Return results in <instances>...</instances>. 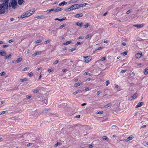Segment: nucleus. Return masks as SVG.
<instances>
[{
  "instance_id": "69168bd1",
  "label": "nucleus",
  "mask_w": 148,
  "mask_h": 148,
  "mask_svg": "<svg viewBox=\"0 0 148 148\" xmlns=\"http://www.w3.org/2000/svg\"><path fill=\"white\" fill-rule=\"evenodd\" d=\"M126 45V44L125 42H123L122 43V45L123 46H124Z\"/></svg>"
},
{
  "instance_id": "603ef678",
  "label": "nucleus",
  "mask_w": 148,
  "mask_h": 148,
  "mask_svg": "<svg viewBox=\"0 0 148 148\" xmlns=\"http://www.w3.org/2000/svg\"><path fill=\"white\" fill-rule=\"evenodd\" d=\"M7 111H2V114H4L7 113Z\"/></svg>"
},
{
  "instance_id": "f3484780",
  "label": "nucleus",
  "mask_w": 148,
  "mask_h": 148,
  "mask_svg": "<svg viewBox=\"0 0 148 148\" xmlns=\"http://www.w3.org/2000/svg\"><path fill=\"white\" fill-rule=\"evenodd\" d=\"M144 74L147 75L148 73V67L146 68L144 71Z\"/></svg>"
},
{
  "instance_id": "4d7b16f0",
  "label": "nucleus",
  "mask_w": 148,
  "mask_h": 148,
  "mask_svg": "<svg viewBox=\"0 0 148 148\" xmlns=\"http://www.w3.org/2000/svg\"><path fill=\"white\" fill-rule=\"evenodd\" d=\"M110 84L109 81L108 80H107L106 81V86H107L108 85Z\"/></svg>"
},
{
  "instance_id": "6ab92c4d",
  "label": "nucleus",
  "mask_w": 148,
  "mask_h": 148,
  "mask_svg": "<svg viewBox=\"0 0 148 148\" xmlns=\"http://www.w3.org/2000/svg\"><path fill=\"white\" fill-rule=\"evenodd\" d=\"M76 25L77 26H79V27H82V25H83V23H80L78 22H77L76 23Z\"/></svg>"
},
{
  "instance_id": "b1692460",
  "label": "nucleus",
  "mask_w": 148,
  "mask_h": 148,
  "mask_svg": "<svg viewBox=\"0 0 148 148\" xmlns=\"http://www.w3.org/2000/svg\"><path fill=\"white\" fill-rule=\"evenodd\" d=\"M89 75V76H91V75H92L90 73H88V72H85L84 73V75Z\"/></svg>"
},
{
  "instance_id": "393cba45",
  "label": "nucleus",
  "mask_w": 148,
  "mask_h": 148,
  "mask_svg": "<svg viewBox=\"0 0 148 148\" xmlns=\"http://www.w3.org/2000/svg\"><path fill=\"white\" fill-rule=\"evenodd\" d=\"M62 10V9L60 8H57L55 10V11L56 12H58V11H60Z\"/></svg>"
},
{
  "instance_id": "a878e982",
  "label": "nucleus",
  "mask_w": 148,
  "mask_h": 148,
  "mask_svg": "<svg viewBox=\"0 0 148 148\" xmlns=\"http://www.w3.org/2000/svg\"><path fill=\"white\" fill-rule=\"evenodd\" d=\"M102 139L103 140H108L109 139L106 136H104L102 137Z\"/></svg>"
},
{
  "instance_id": "c756f323",
  "label": "nucleus",
  "mask_w": 148,
  "mask_h": 148,
  "mask_svg": "<svg viewBox=\"0 0 148 148\" xmlns=\"http://www.w3.org/2000/svg\"><path fill=\"white\" fill-rule=\"evenodd\" d=\"M66 24H63L62 25H61L60 26V29H62L64 27L66 26Z\"/></svg>"
},
{
  "instance_id": "ddd939ff",
  "label": "nucleus",
  "mask_w": 148,
  "mask_h": 148,
  "mask_svg": "<svg viewBox=\"0 0 148 148\" xmlns=\"http://www.w3.org/2000/svg\"><path fill=\"white\" fill-rule=\"evenodd\" d=\"M143 102L138 103L136 106V107H140L143 105Z\"/></svg>"
},
{
  "instance_id": "9b49d317",
  "label": "nucleus",
  "mask_w": 148,
  "mask_h": 148,
  "mask_svg": "<svg viewBox=\"0 0 148 148\" xmlns=\"http://www.w3.org/2000/svg\"><path fill=\"white\" fill-rule=\"evenodd\" d=\"M88 4L87 3H82L80 4H78V6H79V8L80 7H81L83 6H84L86 5H87Z\"/></svg>"
},
{
  "instance_id": "412c9836",
  "label": "nucleus",
  "mask_w": 148,
  "mask_h": 148,
  "mask_svg": "<svg viewBox=\"0 0 148 148\" xmlns=\"http://www.w3.org/2000/svg\"><path fill=\"white\" fill-rule=\"evenodd\" d=\"M11 55L10 54H9V55L6 56L5 57V59H7L9 58H11Z\"/></svg>"
},
{
  "instance_id": "2eb2a0df",
  "label": "nucleus",
  "mask_w": 148,
  "mask_h": 148,
  "mask_svg": "<svg viewBox=\"0 0 148 148\" xmlns=\"http://www.w3.org/2000/svg\"><path fill=\"white\" fill-rule=\"evenodd\" d=\"M133 136H131L127 138L126 139V141H128L131 140H132L133 138Z\"/></svg>"
},
{
  "instance_id": "8fccbe9b",
  "label": "nucleus",
  "mask_w": 148,
  "mask_h": 148,
  "mask_svg": "<svg viewBox=\"0 0 148 148\" xmlns=\"http://www.w3.org/2000/svg\"><path fill=\"white\" fill-rule=\"evenodd\" d=\"M43 102L45 103V105H46L47 103V100H44Z\"/></svg>"
},
{
  "instance_id": "bf43d9fd",
  "label": "nucleus",
  "mask_w": 148,
  "mask_h": 148,
  "mask_svg": "<svg viewBox=\"0 0 148 148\" xmlns=\"http://www.w3.org/2000/svg\"><path fill=\"white\" fill-rule=\"evenodd\" d=\"M67 71V70L66 69H64L62 70V71L63 72H65L66 71Z\"/></svg>"
},
{
  "instance_id": "3c124183",
  "label": "nucleus",
  "mask_w": 148,
  "mask_h": 148,
  "mask_svg": "<svg viewBox=\"0 0 148 148\" xmlns=\"http://www.w3.org/2000/svg\"><path fill=\"white\" fill-rule=\"evenodd\" d=\"M37 53V55H40L41 54V51H37L36 52Z\"/></svg>"
},
{
  "instance_id": "aec40b11",
  "label": "nucleus",
  "mask_w": 148,
  "mask_h": 148,
  "mask_svg": "<svg viewBox=\"0 0 148 148\" xmlns=\"http://www.w3.org/2000/svg\"><path fill=\"white\" fill-rule=\"evenodd\" d=\"M82 92L80 90H77L73 93V94L74 95H75L78 93H79Z\"/></svg>"
},
{
  "instance_id": "338daca9",
  "label": "nucleus",
  "mask_w": 148,
  "mask_h": 148,
  "mask_svg": "<svg viewBox=\"0 0 148 148\" xmlns=\"http://www.w3.org/2000/svg\"><path fill=\"white\" fill-rule=\"evenodd\" d=\"M88 146L90 148H92V146L91 145H89Z\"/></svg>"
},
{
  "instance_id": "473e14b6",
  "label": "nucleus",
  "mask_w": 148,
  "mask_h": 148,
  "mask_svg": "<svg viewBox=\"0 0 148 148\" xmlns=\"http://www.w3.org/2000/svg\"><path fill=\"white\" fill-rule=\"evenodd\" d=\"M103 113V111H97L96 113L98 114H101Z\"/></svg>"
},
{
  "instance_id": "7c9ffc66",
  "label": "nucleus",
  "mask_w": 148,
  "mask_h": 148,
  "mask_svg": "<svg viewBox=\"0 0 148 148\" xmlns=\"http://www.w3.org/2000/svg\"><path fill=\"white\" fill-rule=\"evenodd\" d=\"M76 49L75 48H73L71 49H69V51L70 52H72L73 51H75Z\"/></svg>"
},
{
  "instance_id": "f8f14e48",
  "label": "nucleus",
  "mask_w": 148,
  "mask_h": 148,
  "mask_svg": "<svg viewBox=\"0 0 148 148\" xmlns=\"http://www.w3.org/2000/svg\"><path fill=\"white\" fill-rule=\"evenodd\" d=\"M65 19H66V17L63 18H61V19H59V18H56L55 19V20H58L59 21H62L64 20H65Z\"/></svg>"
},
{
  "instance_id": "de8ad7c7",
  "label": "nucleus",
  "mask_w": 148,
  "mask_h": 148,
  "mask_svg": "<svg viewBox=\"0 0 148 148\" xmlns=\"http://www.w3.org/2000/svg\"><path fill=\"white\" fill-rule=\"evenodd\" d=\"M32 144L31 143H29L27 144V147H29L30 146H31L32 145Z\"/></svg>"
},
{
  "instance_id": "a19ab883",
  "label": "nucleus",
  "mask_w": 148,
  "mask_h": 148,
  "mask_svg": "<svg viewBox=\"0 0 148 148\" xmlns=\"http://www.w3.org/2000/svg\"><path fill=\"white\" fill-rule=\"evenodd\" d=\"M122 54L123 56H125L127 55V53L126 52H123L122 53Z\"/></svg>"
},
{
  "instance_id": "39448f33",
  "label": "nucleus",
  "mask_w": 148,
  "mask_h": 148,
  "mask_svg": "<svg viewBox=\"0 0 148 148\" xmlns=\"http://www.w3.org/2000/svg\"><path fill=\"white\" fill-rule=\"evenodd\" d=\"M142 55V52L141 51H140L139 53L136 54L135 56V57L137 58H139Z\"/></svg>"
},
{
  "instance_id": "f704fd0d",
  "label": "nucleus",
  "mask_w": 148,
  "mask_h": 148,
  "mask_svg": "<svg viewBox=\"0 0 148 148\" xmlns=\"http://www.w3.org/2000/svg\"><path fill=\"white\" fill-rule=\"evenodd\" d=\"M106 57H102L101 59V60L102 61H103L104 60H105L106 59Z\"/></svg>"
},
{
  "instance_id": "72a5a7b5",
  "label": "nucleus",
  "mask_w": 148,
  "mask_h": 148,
  "mask_svg": "<svg viewBox=\"0 0 148 148\" xmlns=\"http://www.w3.org/2000/svg\"><path fill=\"white\" fill-rule=\"evenodd\" d=\"M28 75L29 76L31 77L33 75V74L32 72H30L28 74Z\"/></svg>"
},
{
  "instance_id": "bb28decb",
  "label": "nucleus",
  "mask_w": 148,
  "mask_h": 148,
  "mask_svg": "<svg viewBox=\"0 0 148 148\" xmlns=\"http://www.w3.org/2000/svg\"><path fill=\"white\" fill-rule=\"evenodd\" d=\"M22 60V58H18L17 61V63H18L19 62H21Z\"/></svg>"
},
{
  "instance_id": "13d9d810",
  "label": "nucleus",
  "mask_w": 148,
  "mask_h": 148,
  "mask_svg": "<svg viewBox=\"0 0 148 148\" xmlns=\"http://www.w3.org/2000/svg\"><path fill=\"white\" fill-rule=\"evenodd\" d=\"M83 38H84V37L83 36H80V37H79L77 38V39H83Z\"/></svg>"
},
{
  "instance_id": "423d86ee",
  "label": "nucleus",
  "mask_w": 148,
  "mask_h": 148,
  "mask_svg": "<svg viewBox=\"0 0 148 148\" xmlns=\"http://www.w3.org/2000/svg\"><path fill=\"white\" fill-rule=\"evenodd\" d=\"M138 95L137 93H135L133 96L130 97L129 98V100H132L135 99L138 96Z\"/></svg>"
},
{
  "instance_id": "f03ea898",
  "label": "nucleus",
  "mask_w": 148,
  "mask_h": 148,
  "mask_svg": "<svg viewBox=\"0 0 148 148\" xmlns=\"http://www.w3.org/2000/svg\"><path fill=\"white\" fill-rule=\"evenodd\" d=\"M35 10L33 9L32 10H30L26 12L24 14L22 15L21 17L23 18H24L30 16L34 12Z\"/></svg>"
},
{
  "instance_id": "6e6552de",
  "label": "nucleus",
  "mask_w": 148,
  "mask_h": 148,
  "mask_svg": "<svg viewBox=\"0 0 148 148\" xmlns=\"http://www.w3.org/2000/svg\"><path fill=\"white\" fill-rule=\"evenodd\" d=\"M83 15V14L82 13H79L76 14L75 16V17L76 18H79L82 16Z\"/></svg>"
},
{
  "instance_id": "dca6fc26",
  "label": "nucleus",
  "mask_w": 148,
  "mask_h": 148,
  "mask_svg": "<svg viewBox=\"0 0 148 148\" xmlns=\"http://www.w3.org/2000/svg\"><path fill=\"white\" fill-rule=\"evenodd\" d=\"M83 83L82 82H81L80 83H76V84H74V86L75 87H77V86H80V85H82L83 84Z\"/></svg>"
},
{
  "instance_id": "c9c22d12",
  "label": "nucleus",
  "mask_w": 148,
  "mask_h": 148,
  "mask_svg": "<svg viewBox=\"0 0 148 148\" xmlns=\"http://www.w3.org/2000/svg\"><path fill=\"white\" fill-rule=\"evenodd\" d=\"M110 104L109 103L108 104L106 105H105L104 106V107L106 108H107L109 107V106H110Z\"/></svg>"
},
{
  "instance_id": "e433bc0d",
  "label": "nucleus",
  "mask_w": 148,
  "mask_h": 148,
  "mask_svg": "<svg viewBox=\"0 0 148 148\" xmlns=\"http://www.w3.org/2000/svg\"><path fill=\"white\" fill-rule=\"evenodd\" d=\"M50 40H47L46 41H45L44 43L45 44H47L48 43H49L50 42Z\"/></svg>"
},
{
  "instance_id": "e2e57ef3",
  "label": "nucleus",
  "mask_w": 148,
  "mask_h": 148,
  "mask_svg": "<svg viewBox=\"0 0 148 148\" xmlns=\"http://www.w3.org/2000/svg\"><path fill=\"white\" fill-rule=\"evenodd\" d=\"M89 90V88L88 87H86L85 88V90L86 91H88Z\"/></svg>"
},
{
  "instance_id": "9d476101",
  "label": "nucleus",
  "mask_w": 148,
  "mask_h": 148,
  "mask_svg": "<svg viewBox=\"0 0 148 148\" xmlns=\"http://www.w3.org/2000/svg\"><path fill=\"white\" fill-rule=\"evenodd\" d=\"M73 7V8L74 10L78 9L79 6H78V4H75L72 5Z\"/></svg>"
},
{
  "instance_id": "cd10ccee",
  "label": "nucleus",
  "mask_w": 148,
  "mask_h": 148,
  "mask_svg": "<svg viewBox=\"0 0 148 148\" xmlns=\"http://www.w3.org/2000/svg\"><path fill=\"white\" fill-rule=\"evenodd\" d=\"M41 41H42L40 39H39V40H37L35 42V43L36 44H37V43L40 42Z\"/></svg>"
},
{
  "instance_id": "4468645a",
  "label": "nucleus",
  "mask_w": 148,
  "mask_h": 148,
  "mask_svg": "<svg viewBox=\"0 0 148 148\" xmlns=\"http://www.w3.org/2000/svg\"><path fill=\"white\" fill-rule=\"evenodd\" d=\"M67 4V2L65 1H63L61 3L59 4V6L64 5Z\"/></svg>"
},
{
  "instance_id": "4be33fe9",
  "label": "nucleus",
  "mask_w": 148,
  "mask_h": 148,
  "mask_svg": "<svg viewBox=\"0 0 148 148\" xmlns=\"http://www.w3.org/2000/svg\"><path fill=\"white\" fill-rule=\"evenodd\" d=\"M92 36V35L91 34H89L87 35L86 36L85 38L86 39H88V38H89V37H91Z\"/></svg>"
},
{
  "instance_id": "49530a36",
  "label": "nucleus",
  "mask_w": 148,
  "mask_h": 148,
  "mask_svg": "<svg viewBox=\"0 0 148 148\" xmlns=\"http://www.w3.org/2000/svg\"><path fill=\"white\" fill-rule=\"evenodd\" d=\"M29 68L28 67H27L23 69L24 71H26L27 70L29 69Z\"/></svg>"
},
{
  "instance_id": "4c0bfd02",
  "label": "nucleus",
  "mask_w": 148,
  "mask_h": 148,
  "mask_svg": "<svg viewBox=\"0 0 148 148\" xmlns=\"http://www.w3.org/2000/svg\"><path fill=\"white\" fill-rule=\"evenodd\" d=\"M53 69H49L47 70V71L49 72V73H50L51 71H53Z\"/></svg>"
},
{
  "instance_id": "864d4df0",
  "label": "nucleus",
  "mask_w": 148,
  "mask_h": 148,
  "mask_svg": "<svg viewBox=\"0 0 148 148\" xmlns=\"http://www.w3.org/2000/svg\"><path fill=\"white\" fill-rule=\"evenodd\" d=\"M37 55V53L36 52L34 53V54H33L32 56L33 57H35V56H36V55Z\"/></svg>"
},
{
  "instance_id": "a18cd8bd",
  "label": "nucleus",
  "mask_w": 148,
  "mask_h": 148,
  "mask_svg": "<svg viewBox=\"0 0 148 148\" xmlns=\"http://www.w3.org/2000/svg\"><path fill=\"white\" fill-rule=\"evenodd\" d=\"M5 74V73L4 72L0 73V76H1L2 75H4Z\"/></svg>"
},
{
  "instance_id": "09e8293b",
  "label": "nucleus",
  "mask_w": 148,
  "mask_h": 148,
  "mask_svg": "<svg viewBox=\"0 0 148 148\" xmlns=\"http://www.w3.org/2000/svg\"><path fill=\"white\" fill-rule=\"evenodd\" d=\"M60 143H57L55 145V147H56L57 146H58V145H60Z\"/></svg>"
},
{
  "instance_id": "7ed1b4c3",
  "label": "nucleus",
  "mask_w": 148,
  "mask_h": 148,
  "mask_svg": "<svg viewBox=\"0 0 148 148\" xmlns=\"http://www.w3.org/2000/svg\"><path fill=\"white\" fill-rule=\"evenodd\" d=\"M9 6L12 7L13 8L15 9L17 7V2L16 0H12L9 4Z\"/></svg>"
},
{
  "instance_id": "0eeeda50",
  "label": "nucleus",
  "mask_w": 148,
  "mask_h": 148,
  "mask_svg": "<svg viewBox=\"0 0 148 148\" xmlns=\"http://www.w3.org/2000/svg\"><path fill=\"white\" fill-rule=\"evenodd\" d=\"M144 25L143 24H136L133 25V26L136 27L138 28H141Z\"/></svg>"
},
{
  "instance_id": "774afa93",
  "label": "nucleus",
  "mask_w": 148,
  "mask_h": 148,
  "mask_svg": "<svg viewBox=\"0 0 148 148\" xmlns=\"http://www.w3.org/2000/svg\"><path fill=\"white\" fill-rule=\"evenodd\" d=\"M77 44H78V45H81L82 44V43L80 42H77Z\"/></svg>"
},
{
  "instance_id": "58836bf2",
  "label": "nucleus",
  "mask_w": 148,
  "mask_h": 148,
  "mask_svg": "<svg viewBox=\"0 0 148 148\" xmlns=\"http://www.w3.org/2000/svg\"><path fill=\"white\" fill-rule=\"evenodd\" d=\"M102 47H99L97 48H96L95 49V50H101L103 49Z\"/></svg>"
},
{
  "instance_id": "0e129e2a",
  "label": "nucleus",
  "mask_w": 148,
  "mask_h": 148,
  "mask_svg": "<svg viewBox=\"0 0 148 148\" xmlns=\"http://www.w3.org/2000/svg\"><path fill=\"white\" fill-rule=\"evenodd\" d=\"M86 105V103H83V104H82V105H81V106H85Z\"/></svg>"
},
{
  "instance_id": "c85d7f7f",
  "label": "nucleus",
  "mask_w": 148,
  "mask_h": 148,
  "mask_svg": "<svg viewBox=\"0 0 148 148\" xmlns=\"http://www.w3.org/2000/svg\"><path fill=\"white\" fill-rule=\"evenodd\" d=\"M68 11H70L71 10H74L73 9V7L72 5L70 7L68 8Z\"/></svg>"
},
{
  "instance_id": "052dcab7",
  "label": "nucleus",
  "mask_w": 148,
  "mask_h": 148,
  "mask_svg": "<svg viewBox=\"0 0 148 148\" xmlns=\"http://www.w3.org/2000/svg\"><path fill=\"white\" fill-rule=\"evenodd\" d=\"M131 12V11L130 10H129L128 11H127V12L126 13L127 14H129Z\"/></svg>"
},
{
  "instance_id": "f257e3e1",
  "label": "nucleus",
  "mask_w": 148,
  "mask_h": 148,
  "mask_svg": "<svg viewBox=\"0 0 148 148\" xmlns=\"http://www.w3.org/2000/svg\"><path fill=\"white\" fill-rule=\"evenodd\" d=\"M8 3H3L0 4V14H4L5 12V10H6L8 8Z\"/></svg>"
},
{
  "instance_id": "2f4dec72",
  "label": "nucleus",
  "mask_w": 148,
  "mask_h": 148,
  "mask_svg": "<svg viewBox=\"0 0 148 148\" xmlns=\"http://www.w3.org/2000/svg\"><path fill=\"white\" fill-rule=\"evenodd\" d=\"M39 89H37L36 90H34L33 91V92L34 93H36L37 92H39Z\"/></svg>"
},
{
  "instance_id": "20e7f679",
  "label": "nucleus",
  "mask_w": 148,
  "mask_h": 148,
  "mask_svg": "<svg viewBox=\"0 0 148 148\" xmlns=\"http://www.w3.org/2000/svg\"><path fill=\"white\" fill-rule=\"evenodd\" d=\"M84 61L86 63L89 62L92 59L91 57L90 56H84Z\"/></svg>"
},
{
  "instance_id": "680f3d73",
  "label": "nucleus",
  "mask_w": 148,
  "mask_h": 148,
  "mask_svg": "<svg viewBox=\"0 0 148 148\" xmlns=\"http://www.w3.org/2000/svg\"><path fill=\"white\" fill-rule=\"evenodd\" d=\"M146 125H143V126H142L141 127V128H145V127H146Z\"/></svg>"
},
{
  "instance_id": "37998d69",
  "label": "nucleus",
  "mask_w": 148,
  "mask_h": 148,
  "mask_svg": "<svg viewBox=\"0 0 148 148\" xmlns=\"http://www.w3.org/2000/svg\"><path fill=\"white\" fill-rule=\"evenodd\" d=\"M88 26H89V25H88V24H86L84 25V28H86L87 27H88Z\"/></svg>"
},
{
  "instance_id": "1a4fd4ad",
  "label": "nucleus",
  "mask_w": 148,
  "mask_h": 148,
  "mask_svg": "<svg viewBox=\"0 0 148 148\" xmlns=\"http://www.w3.org/2000/svg\"><path fill=\"white\" fill-rule=\"evenodd\" d=\"M6 55V52L4 51H0V55L2 56H4Z\"/></svg>"
},
{
  "instance_id": "5fc2aeb1",
  "label": "nucleus",
  "mask_w": 148,
  "mask_h": 148,
  "mask_svg": "<svg viewBox=\"0 0 148 148\" xmlns=\"http://www.w3.org/2000/svg\"><path fill=\"white\" fill-rule=\"evenodd\" d=\"M101 93V91H99L98 92H97V95H99L100 93Z\"/></svg>"
},
{
  "instance_id": "6e6d98bb",
  "label": "nucleus",
  "mask_w": 148,
  "mask_h": 148,
  "mask_svg": "<svg viewBox=\"0 0 148 148\" xmlns=\"http://www.w3.org/2000/svg\"><path fill=\"white\" fill-rule=\"evenodd\" d=\"M9 46V45H3V47L5 48V47H7Z\"/></svg>"
},
{
  "instance_id": "ea45409f",
  "label": "nucleus",
  "mask_w": 148,
  "mask_h": 148,
  "mask_svg": "<svg viewBox=\"0 0 148 148\" xmlns=\"http://www.w3.org/2000/svg\"><path fill=\"white\" fill-rule=\"evenodd\" d=\"M27 80V79L26 78H24L23 79H21V81L22 82H24L25 81H26Z\"/></svg>"
},
{
  "instance_id": "79ce46f5",
  "label": "nucleus",
  "mask_w": 148,
  "mask_h": 148,
  "mask_svg": "<svg viewBox=\"0 0 148 148\" xmlns=\"http://www.w3.org/2000/svg\"><path fill=\"white\" fill-rule=\"evenodd\" d=\"M58 62H59L58 60H56L53 62V64H56L57 63H58Z\"/></svg>"
},
{
  "instance_id": "5701e85b",
  "label": "nucleus",
  "mask_w": 148,
  "mask_h": 148,
  "mask_svg": "<svg viewBox=\"0 0 148 148\" xmlns=\"http://www.w3.org/2000/svg\"><path fill=\"white\" fill-rule=\"evenodd\" d=\"M71 42V41H69L66 42H65L64 43V45H67L70 44Z\"/></svg>"
},
{
  "instance_id": "a211bd4d",
  "label": "nucleus",
  "mask_w": 148,
  "mask_h": 148,
  "mask_svg": "<svg viewBox=\"0 0 148 148\" xmlns=\"http://www.w3.org/2000/svg\"><path fill=\"white\" fill-rule=\"evenodd\" d=\"M23 2V0H18V3L20 5H22Z\"/></svg>"
},
{
  "instance_id": "c03bdc74",
  "label": "nucleus",
  "mask_w": 148,
  "mask_h": 148,
  "mask_svg": "<svg viewBox=\"0 0 148 148\" xmlns=\"http://www.w3.org/2000/svg\"><path fill=\"white\" fill-rule=\"evenodd\" d=\"M126 71H127L126 70H122L121 71L120 73H125V72Z\"/></svg>"
}]
</instances>
